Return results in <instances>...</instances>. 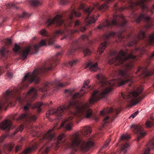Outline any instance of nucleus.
<instances>
[{"label":"nucleus","instance_id":"1","mask_svg":"<svg viewBox=\"0 0 154 154\" xmlns=\"http://www.w3.org/2000/svg\"><path fill=\"white\" fill-rule=\"evenodd\" d=\"M97 78L100 82L101 89L99 91H93L88 102L81 103L78 100L70 101L67 106L64 105L56 109L48 110L46 115L47 118H49L48 114L54 115L60 118L65 112L70 113L71 115L66 118L61 124L62 127L65 126L67 130H70L73 125L72 120L73 119L80 121L83 118H89L91 117L93 114L92 111L88 107L97 100L105 97L109 93V81L101 74H98Z\"/></svg>","mask_w":154,"mask_h":154},{"label":"nucleus","instance_id":"2","mask_svg":"<svg viewBox=\"0 0 154 154\" xmlns=\"http://www.w3.org/2000/svg\"><path fill=\"white\" fill-rule=\"evenodd\" d=\"M74 15L77 17H80L81 14L78 10H76L72 6L71 7L66 23L64 21L62 16L58 14L53 18H50L47 19L45 22L46 27H48L54 24L57 27H60L61 29L56 31L51 35L49 36L46 30L43 29L40 32V33L42 35L46 37V39H42L38 44L33 45L32 48L28 46L25 47L21 50L20 46L16 44L13 48V51L15 52H18L21 58L24 59L27 58L29 53L32 54H36L40 47L46 45V41H48L49 45H53L55 38L60 35H65L63 37L61 38L62 40L65 38L72 39L73 37V34L74 33L77 32L79 31L84 32L86 29L85 26H82L79 20H77L74 24L75 27L77 28L78 29L73 30L71 28L70 26L73 22L72 20Z\"/></svg>","mask_w":154,"mask_h":154},{"label":"nucleus","instance_id":"3","mask_svg":"<svg viewBox=\"0 0 154 154\" xmlns=\"http://www.w3.org/2000/svg\"><path fill=\"white\" fill-rule=\"evenodd\" d=\"M151 0H121L122 2H127L128 5L127 7H119L116 4L114 5L113 10L115 12L113 15V17L112 20L109 21L106 20L104 23L100 24L97 26V28L100 30H105L109 28H111L113 26H117L121 29V32L118 35V38L119 39H123L125 37L122 32L126 31L127 26V21L124 16L122 15H118L117 12H121L125 9H127L131 11V15L130 17L135 20V17L133 16L134 14H137L134 12L135 11L138 7L141 8L143 6L145 7L143 4L146 2L150 1Z\"/></svg>","mask_w":154,"mask_h":154},{"label":"nucleus","instance_id":"4","mask_svg":"<svg viewBox=\"0 0 154 154\" xmlns=\"http://www.w3.org/2000/svg\"><path fill=\"white\" fill-rule=\"evenodd\" d=\"M46 72V65L41 68L35 69L32 72H28L24 76L20 88L15 87L14 89H9L3 96L4 99L0 101V111L3 108L11 106V100L14 99L20 101L21 100L20 91L22 88H27L32 82L38 83L40 81L39 76Z\"/></svg>","mask_w":154,"mask_h":154},{"label":"nucleus","instance_id":"5","mask_svg":"<svg viewBox=\"0 0 154 154\" xmlns=\"http://www.w3.org/2000/svg\"><path fill=\"white\" fill-rule=\"evenodd\" d=\"M69 84L68 83H61L59 80H56L54 82H46L43 84L41 87H38L36 89L32 87L29 90L28 93L25 95V98L26 99L27 103L24 106L23 110L26 111L28 110L29 108L33 109L37 108L38 112H41V109L40 107L43 105L42 103L37 102L35 104H32V101H34L36 98L37 96V89L42 92H45L52 88L53 92L56 91L60 88L64 87Z\"/></svg>","mask_w":154,"mask_h":154},{"label":"nucleus","instance_id":"6","mask_svg":"<svg viewBox=\"0 0 154 154\" xmlns=\"http://www.w3.org/2000/svg\"><path fill=\"white\" fill-rule=\"evenodd\" d=\"M85 5L84 4L81 5L79 7V9L83 10L84 13V16L85 17V21L87 25L94 23L99 16L98 14H97L96 15L93 14H92L91 16L90 15L91 12L95 11V8L102 12L106 11L109 8V6L106 3L100 5L97 3L96 4H94L93 7L90 6L86 8H84Z\"/></svg>","mask_w":154,"mask_h":154},{"label":"nucleus","instance_id":"7","mask_svg":"<svg viewBox=\"0 0 154 154\" xmlns=\"http://www.w3.org/2000/svg\"><path fill=\"white\" fill-rule=\"evenodd\" d=\"M151 0L148 2H150ZM147 2H146L143 4L145 8H143V6H142L141 8L143 11L142 13L140 15H138L137 14H134L133 15V16L135 17V20L136 22L139 23L142 20L146 22L144 27V29L145 30H147L152 26L153 25V22L154 21L149 16L150 14H153V11L154 10V4L152 5V7H149L146 4Z\"/></svg>","mask_w":154,"mask_h":154},{"label":"nucleus","instance_id":"8","mask_svg":"<svg viewBox=\"0 0 154 154\" xmlns=\"http://www.w3.org/2000/svg\"><path fill=\"white\" fill-rule=\"evenodd\" d=\"M142 92V90L140 89L137 91H134L130 93H121V97L119 100L122 103L127 102L131 105H136L143 98V96L138 97Z\"/></svg>","mask_w":154,"mask_h":154},{"label":"nucleus","instance_id":"9","mask_svg":"<svg viewBox=\"0 0 154 154\" xmlns=\"http://www.w3.org/2000/svg\"><path fill=\"white\" fill-rule=\"evenodd\" d=\"M144 40L146 42L151 45H154V34L150 35L147 38L145 31L140 29L137 34H134L132 38L131 42L128 44V46L131 47L138 42L139 40Z\"/></svg>","mask_w":154,"mask_h":154},{"label":"nucleus","instance_id":"10","mask_svg":"<svg viewBox=\"0 0 154 154\" xmlns=\"http://www.w3.org/2000/svg\"><path fill=\"white\" fill-rule=\"evenodd\" d=\"M88 38L87 35H83L79 39L73 41L70 48L69 50L68 54H69L72 55L76 49H81L83 51L85 56L90 55L91 53V52L88 48L80 45L81 41L85 39L87 40Z\"/></svg>","mask_w":154,"mask_h":154},{"label":"nucleus","instance_id":"11","mask_svg":"<svg viewBox=\"0 0 154 154\" xmlns=\"http://www.w3.org/2000/svg\"><path fill=\"white\" fill-rule=\"evenodd\" d=\"M119 112V110L116 109L115 110L112 108H107L104 109L103 110L100 111V114L103 116L104 118L103 120V127L105 125V124L112 122L115 118L114 116L111 117L112 115H117Z\"/></svg>","mask_w":154,"mask_h":154},{"label":"nucleus","instance_id":"12","mask_svg":"<svg viewBox=\"0 0 154 154\" xmlns=\"http://www.w3.org/2000/svg\"><path fill=\"white\" fill-rule=\"evenodd\" d=\"M90 82L89 80H87L85 81L84 85L82 87L80 90V93L77 92L75 94H73L74 91L72 90H66L65 91V94H67V97H71L73 99H75L79 98L82 96H83L84 94L86 92L84 91V89L85 88L87 89L90 88L91 86L88 85Z\"/></svg>","mask_w":154,"mask_h":154},{"label":"nucleus","instance_id":"13","mask_svg":"<svg viewBox=\"0 0 154 154\" xmlns=\"http://www.w3.org/2000/svg\"><path fill=\"white\" fill-rule=\"evenodd\" d=\"M116 35V33L113 32H110L104 34L102 38L104 41L98 48L97 52L99 54H101L103 51L104 50L106 47L107 44L109 42L108 40L111 37H113Z\"/></svg>","mask_w":154,"mask_h":154},{"label":"nucleus","instance_id":"14","mask_svg":"<svg viewBox=\"0 0 154 154\" xmlns=\"http://www.w3.org/2000/svg\"><path fill=\"white\" fill-rule=\"evenodd\" d=\"M37 117L35 115L32 114H29L27 113H25L21 114L18 118H16L15 116H13L12 118V119L19 122H28L29 120L35 121Z\"/></svg>","mask_w":154,"mask_h":154},{"label":"nucleus","instance_id":"15","mask_svg":"<svg viewBox=\"0 0 154 154\" xmlns=\"http://www.w3.org/2000/svg\"><path fill=\"white\" fill-rule=\"evenodd\" d=\"M131 127L132 129V131H134L137 135L136 140L137 141H139L141 139L145 136L146 134L143 131V129L141 126L137 125H132Z\"/></svg>","mask_w":154,"mask_h":154},{"label":"nucleus","instance_id":"16","mask_svg":"<svg viewBox=\"0 0 154 154\" xmlns=\"http://www.w3.org/2000/svg\"><path fill=\"white\" fill-rule=\"evenodd\" d=\"M11 39H7L6 45H11ZM11 52L7 49L6 45L2 47L0 50V56L1 58L4 60L6 59L9 56Z\"/></svg>","mask_w":154,"mask_h":154},{"label":"nucleus","instance_id":"17","mask_svg":"<svg viewBox=\"0 0 154 154\" xmlns=\"http://www.w3.org/2000/svg\"><path fill=\"white\" fill-rule=\"evenodd\" d=\"M53 129H50L40 139L41 143L43 142L45 144V142L48 143L53 139L55 136V134L52 132Z\"/></svg>","mask_w":154,"mask_h":154},{"label":"nucleus","instance_id":"18","mask_svg":"<svg viewBox=\"0 0 154 154\" xmlns=\"http://www.w3.org/2000/svg\"><path fill=\"white\" fill-rule=\"evenodd\" d=\"M139 72V75L142 77L150 76L154 73V71H150L147 69L146 66H140L138 67L136 73Z\"/></svg>","mask_w":154,"mask_h":154},{"label":"nucleus","instance_id":"19","mask_svg":"<svg viewBox=\"0 0 154 154\" xmlns=\"http://www.w3.org/2000/svg\"><path fill=\"white\" fill-rule=\"evenodd\" d=\"M12 125L11 121L6 119L1 123L0 128L3 130L8 131L10 130Z\"/></svg>","mask_w":154,"mask_h":154},{"label":"nucleus","instance_id":"20","mask_svg":"<svg viewBox=\"0 0 154 154\" xmlns=\"http://www.w3.org/2000/svg\"><path fill=\"white\" fill-rule=\"evenodd\" d=\"M88 67H89V69L91 71L95 72L99 69L97 62L94 63L93 62H89L86 64L85 68L86 69Z\"/></svg>","mask_w":154,"mask_h":154},{"label":"nucleus","instance_id":"21","mask_svg":"<svg viewBox=\"0 0 154 154\" xmlns=\"http://www.w3.org/2000/svg\"><path fill=\"white\" fill-rule=\"evenodd\" d=\"M147 148L143 152V154H149L150 149L154 148V137H153L147 145Z\"/></svg>","mask_w":154,"mask_h":154},{"label":"nucleus","instance_id":"22","mask_svg":"<svg viewBox=\"0 0 154 154\" xmlns=\"http://www.w3.org/2000/svg\"><path fill=\"white\" fill-rule=\"evenodd\" d=\"M14 146V145L13 143L6 144L4 145L3 147V151L5 153L8 154L12 150Z\"/></svg>","mask_w":154,"mask_h":154},{"label":"nucleus","instance_id":"23","mask_svg":"<svg viewBox=\"0 0 154 154\" xmlns=\"http://www.w3.org/2000/svg\"><path fill=\"white\" fill-rule=\"evenodd\" d=\"M37 147V145L33 146L32 147H29L25 149L21 153L19 154H30L31 152L34 150Z\"/></svg>","mask_w":154,"mask_h":154},{"label":"nucleus","instance_id":"24","mask_svg":"<svg viewBox=\"0 0 154 154\" xmlns=\"http://www.w3.org/2000/svg\"><path fill=\"white\" fill-rule=\"evenodd\" d=\"M129 146V145L127 143L122 144L121 147V152H123L124 154H125L126 152L127 149Z\"/></svg>","mask_w":154,"mask_h":154},{"label":"nucleus","instance_id":"25","mask_svg":"<svg viewBox=\"0 0 154 154\" xmlns=\"http://www.w3.org/2000/svg\"><path fill=\"white\" fill-rule=\"evenodd\" d=\"M29 4L32 6L34 7L40 5L41 3L38 0H32L29 2Z\"/></svg>","mask_w":154,"mask_h":154},{"label":"nucleus","instance_id":"26","mask_svg":"<svg viewBox=\"0 0 154 154\" xmlns=\"http://www.w3.org/2000/svg\"><path fill=\"white\" fill-rule=\"evenodd\" d=\"M130 138V136L129 135H123L121 137L120 140L122 141H127Z\"/></svg>","mask_w":154,"mask_h":154},{"label":"nucleus","instance_id":"27","mask_svg":"<svg viewBox=\"0 0 154 154\" xmlns=\"http://www.w3.org/2000/svg\"><path fill=\"white\" fill-rule=\"evenodd\" d=\"M30 16L29 14H28L25 12H23V14H19L18 17L21 18H24L29 17Z\"/></svg>","mask_w":154,"mask_h":154},{"label":"nucleus","instance_id":"28","mask_svg":"<svg viewBox=\"0 0 154 154\" xmlns=\"http://www.w3.org/2000/svg\"><path fill=\"white\" fill-rule=\"evenodd\" d=\"M24 128L23 126L21 125L19 128H17L14 132V135H15L17 134L18 132L20 131L21 132L22 131Z\"/></svg>","mask_w":154,"mask_h":154},{"label":"nucleus","instance_id":"29","mask_svg":"<svg viewBox=\"0 0 154 154\" xmlns=\"http://www.w3.org/2000/svg\"><path fill=\"white\" fill-rule=\"evenodd\" d=\"M110 139H108L106 141L105 143L104 144V145L100 149V151H101L103 149L105 148H106L107 146L109 144V143L110 142Z\"/></svg>","mask_w":154,"mask_h":154},{"label":"nucleus","instance_id":"30","mask_svg":"<svg viewBox=\"0 0 154 154\" xmlns=\"http://www.w3.org/2000/svg\"><path fill=\"white\" fill-rule=\"evenodd\" d=\"M154 123L153 122L147 121L146 123V127L148 128L152 127Z\"/></svg>","mask_w":154,"mask_h":154},{"label":"nucleus","instance_id":"31","mask_svg":"<svg viewBox=\"0 0 154 154\" xmlns=\"http://www.w3.org/2000/svg\"><path fill=\"white\" fill-rule=\"evenodd\" d=\"M7 7L9 8H17L16 6L13 3H8L6 5Z\"/></svg>","mask_w":154,"mask_h":154},{"label":"nucleus","instance_id":"32","mask_svg":"<svg viewBox=\"0 0 154 154\" xmlns=\"http://www.w3.org/2000/svg\"><path fill=\"white\" fill-rule=\"evenodd\" d=\"M77 63V60H74L72 61H71L69 62V64L71 66H72L75 64H76Z\"/></svg>","mask_w":154,"mask_h":154},{"label":"nucleus","instance_id":"33","mask_svg":"<svg viewBox=\"0 0 154 154\" xmlns=\"http://www.w3.org/2000/svg\"><path fill=\"white\" fill-rule=\"evenodd\" d=\"M50 148L49 147H47L45 148H42V152L43 153H47L49 151Z\"/></svg>","mask_w":154,"mask_h":154},{"label":"nucleus","instance_id":"34","mask_svg":"<svg viewBox=\"0 0 154 154\" xmlns=\"http://www.w3.org/2000/svg\"><path fill=\"white\" fill-rule=\"evenodd\" d=\"M21 146L20 145H17L16 146L15 151L16 152H18L21 149Z\"/></svg>","mask_w":154,"mask_h":154},{"label":"nucleus","instance_id":"35","mask_svg":"<svg viewBox=\"0 0 154 154\" xmlns=\"http://www.w3.org/2000/svg\"><path fill=\"white\" fill-rule=\"evenodd\" d=\"M67 2V1L66 0H60V3L61 4L65 5Z\"/></svg>","mask_w":154,"mask_h":154},{"label":"nucleus","instance_id":"36","mask_svg":"<svg viewBox=\"0 0 154 154\" xmlns=\"http://www.w3.org/2000/svg\"><path fill=\"white\" fill-rule=\"evenodd\" d=\"M6 137V136L5 135L2 136L0 137V143L2 142Z\"/></svg>","mask_w":154,"mask_h":154},{"label":"nucleus","instance_id":"37","mask_svg":"<svg viewBox=\"0 0 154 154\" xmlns=\"http://www.w3.org/2000/svg\"><path fill=\"white\" fill-rule=\"evenodd\" d=\"M12 75L13 74L11 72L8 71L7 72V75L8 77L10 78H11L12 76Z\"/></svg>","mask_w":154,"mask_h":154},{"label":"nucleus","instance_id":"38","mask_svg":"<svg viewBox=\"0 0 154 154\" xmlns=\"http://www.w3.org/2000/svg\"><path fill=\"white\" fill-rule=\"evenodd\" d=\"M154 58V51L152 53L149 57V59H152L153 58Z\"/></svg>","mask_w":154,"mask_h":154},{"label":"nucleus","instance_id":"39","mask_svg":"<svg viewBox=\"0 0 154 154\" xmlns=\"http://www.w3.org/2000/svg\"><path fill=\"white\" fill-rule=\"evenodd\" d=\"M136 116L135 115V114L134 113L132 114L129 117V118L131 117L133 119H134Z\"/></svg>","mask_w":154,"mask_h":154},{"label":"nucleus","instance_id":"40","mask_svg":"<svg viewBox=\"0 0 154 154\" xmlns=\"http://www.w3.org/2000/svg\"><path fill=\"white\" fill-rule=\"evenodd\" d=\"M2 69H3L2 67H0V75H1V73H2V71H3Z\"/></svg>","mask_w":154,"mask_h":154},{"label":"nucleus","instance_id":"41","mask_svg":"<svg viewBox=\"0 0 154 154\" xmlns=\"http://www.w3.org/2000/svg\"><path fill=\"white\" fill-rule=\"evenodd\" d=\"M138 111H137L135 112L134 113L135 114V115L137 116L138 114Z\"/></svg>","mask_w":154,"mask_h":154},{"label":"nucleus","instance_id":"42","mask_svg":"<svg viewBox=\"0 0 154 154\" xmlns=\"http://www.w3.org/2000/svg\"><path fill=\"white\" fill-rule=\"evenodd\" d=\"M60 47V46L59 45H57L55 46V48H59Z\"/></svg>","mask_w":154,"mask_h":154},{"label":"nucleus","instance_id":"43","mask_svg":"<svg viewBox=\"0 0 154 154\" xmlns=\"http://www.w3.org/2000/svg\"><path fill=\"white\" fill-rule=\"evenodd\" d=\"M130 35H130V34L128 35V36H127L128 37H129L130 36Z\"/></svg>","mask_w":154,"mask_h":154},{"label":"nucleus","instance_id":"44","mask_svg":"<svg viewBox=\"0 0 154 154\" xmlns=\"http://www.w3.org/2000/svg\"><path fill=\"white\" fill-rule=\"evenodd\" d=\"M8 66H5V68L6 69H8Z\"/></svg>","mask_w":154,"mask_h":154},{"label":"nucleus","instance_id":"45","mask_svg":"<svg viewBox=\"0 0 154 154\" xmlns=\"http://www.w3.org/2000/svg\"><path fill=\"white\" fill-rule=\"evenodd\" d=\"M149 63V62L148 63H147V64L148 65Z\"/></svg>","mask_w":154,"mask_h":154},{"label":"nucleus","instance_id":"46","mask_svg":"<svg viewBox=\"0 0 154 154\" xmlns=\"http://www.w3.org/2000/svg\"><path fill=\"white\" fill-rule=\"evenodd\" d=\"M2 152L1 150H0V154H1Z\"/></svg>","mask_w":154,"mask_h":154},{"label":"nucleus","instance_id":"47","mask_svg":"<svg viewBox=\"0 0 154 154\" xmlns=\"http://www.w3.org/2000/svg\"><path fill=\"white\" fill-rule=\"evenodd\" d=\"M50 103H52V102H51H51H50Z\"/></svg>","mask_w":154,"mask_h":154},{"label":"nucleus","instance_id":"48","mask_svg":"<svg viewBox=\"0 0 154 154\" xmlns=\"http://www.w3.org/2000/svg\"><path fill=\"white\" fill-rule=\"evenodd\" d=\"M22 140H23V138H22Z\"/></svg>","mask_w":154,"mask_h":154},{"label":"nucleus","instance_id":"49","mask_svg":"<svg viewBox=\"0 0 154 154\" xmlns=\"http://www.w3.org/2000/svg\"><path fill=\"white\" fill-rule=\"evenodd\" d=\"M6 109H6V108H5V110H6Z\"/></svg>","mask_w":154,"mask_h":154},{"label":"nucleus","instance_id":"50","mask_svg":"<svg viewBox=\"0 0 154 154\" xmlns=\"http://www.w3.org/2000/svg\"><path fill=\"white\" fill-rule=\"evenodd\" d=\"M2 117H0V119H1Z\"/></svg>","mask_w":154,"mask_h":154},{"label":"nucleus","instance_id":"51","mask_svg":"<svg viewBox=\"0 0 154 154\" xmlns=\"http://www.w3.org/2000/svg\"><path fill=\"white\" fill-rule=\"evenodd\" d=\"M154 85V84H153Z\"/></svg>","mask_w":154,"mask_h":154}]
</instances>
